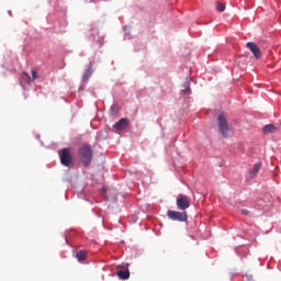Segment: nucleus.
Wrapping results in <instances>:
<instances>
[{
  "instance_id": "4468645a",
  "label": "nucleus",
  "mask_w": 281,
  "mask_h": 281,
  "mask_svg": "<svg viewBox=\"0 0 281 281\" xmlns=\"http://www.w3.org/2000/svg\"><path fill=\"white\" fill-rule=\"evenodd\" d=\"M183 88H186V89H183V93L189 94L190 93V83H189V81H186V83H183Z\"/></svg>"
},
{
  "instance_id": "9d476101",
  "label": "nucleus",
  "mask_w": 281,
  "mask_h": 281,
  "mask_svg": "<svg viewBox=\"0 0 281 281\" xmlns=\"http://www.w3.org/2000/svg\"><path fill=\"white\" fill-rule=\"evenodd\" d=\"M116 276L122 279V280H127L128 278H131V273L128 272V270L125 271H116Z\"/></svg>"
},
{
  "instance_id": "dca6fc26",
  "label": "nucleus",
  "mask_w": 281,
  "mask_h": 281,
  "mask_svg": "<svg viewBox=\"0 0 281 281\" xmlns=\"http://www.w3.org/2000/svg\"><path fill=\"white\" fill-rule=\"evenodd\" d=\"M22 77H25L27 82L31 81V77L27 72H22Z\"/></svg>"
},
{
  "instance_id": "20e7f679",
  "label": "nucleus",
  "mask_w": 281,
  "mask_h": 281,
  "mask_svg": "<svg viewBox=\"0 0 281 281\" xmlns=\"http://www.w3.org/2000/svg\"><path fill=\"white\" fill-rule=\"evenodd\" d=\"M190 207V198L186 194H178L177 196V209L178 211H186Z\"/></svg>"
},
{
  "instance_id": "9b49d317",
  "label": "nucleus",
  "mask_w": 281,
  "mask_h": 281,
  "mask_svg": "<svg viewBox=\"0 0 281 281\" xmlns=\"http://www.w3.org/2000/svg\"><path fill=\"white\" fill-rule=\"evenodd\" d=\"M87 252L85 250H79L76 252V259L79 262H82L86 260Z\"/></svg>"
},
{
  "instance_id": "6e6552de",
  "label": "nucleus",
  "mask_w": 281,
  "mask_h": 281,
  "mask_svg": "<svg viewBox=\"0 0 281 281\" xmlns=\"http://www.w3.org/2000/svg\"><path fill=\"white\" fill-rule=\"evenodd\" d=\"M263 134H273L276 132V126L273 124H268L262 127Z\"/></svg>"
},
{
  "instance_id": "f3484780",
  "label": "nucleus",
  "mask_w": 281,
  "mask_h": 281,
  "mask_svg": "<svg viewBox=\"0 0 281 281\" xmlns=\"http://www.w3.org/2000/svg\"><path fill=\"white\" fill-rule=\"evenodd\" d=\"M241 214L248 215V214H249V211H247V210H241Z\"/></svg>"
},
{
  "instance_id": "2eb2a0df",
  "label": "nucleus",
  "mask_w": 281,
  "mask_h": 281,
  "mask_svg": "<svg viewBox=\"0 0 281 281\" xmlns=\"http://www.w3.org/2000/svg\"><path fill=\"white\" fill-rule=\"evenodd\" d=\"M31 76H32V79H33V80L38 79V74H37L36 70H34V69H31Z\"/></svg>"
},
{
  "instance_id": "f8f14e48",
  "label": "nucleus",
  "mask_w": 281,
  "mask_h": 281,
  "mask_svg": "<svg viewBox=\"0 0 281 281\" xmlns=\"http://www.w3.org/2000/svg\"><path fill=\"white\" fill-rule=\"evenodd\" d=\"M261 166V162H257L256 165H254L252 170H250V175H252V177H256L257 173H259Z\"/></svg>"
},
{
  "instance_id": "7ed1b4c3",
  "label": "nucleus",
  "mask_w": 281,
  "mask_h": 281,
  "mask_svg": "<svg viewBox=\"0 0 281 281\" xmlns=\"http://www.w3.org/2000/svg\"><path fill=\"white\" fill-rule=\"evenodd\" d=\"M167 216L171 221L178 222V223H187V220H188L187 212L168 211Z\"/></svg>"
},
{
  "instance_id": "ddd939ff",
  "label": "nucleus",
  "mask_w": 281,
  "mask_h": 281,
  "mask_svg": "<svg viewBox=\"0 0 281 281\" xmlns=\"http://www.w3.org/2000/svg\"><path fill=\"white\" fill-rule=\"evenodd\" d=\"M217 12H225V4L222 2H216Z\"/></svg>"
},
{
  "instance_id": "f03ea898",
  "label": "nucleus",
  "mask_w": 281,
  "mask_h": 281,
  "mask_svg": "<svg viewBox=\"0 0 281 281\" xmlns=\"http://www.w3.org/2000/svg\"><path fill=\"white\" fill-rule=\"evenodd\" d=\"M217 126L220 127V132L223 137L229 136L228 121L226 120L225 115L220 114V116H217Z\"/></svg>"
},
{
  "instance_id": "423d86ee",
  "label": "nucleus",
  "mask_w": 281,
  "mask_h": 281,
  "mask_svg": "<svg viewBox=\"0 0 281 281\" xmlns=\"http://www.w3.org/2000/svg\"><path fill=\"white\" fill-rule=\"evenodd\" d=\"M246 46L248 49H250V52H252L254 57H256V59H259L261 57L260 49L255 42H248Z\"/></svg>"
},
{
  "instance_id": "39448f33",
  "label": "nucleus",
  "mask_w": 281,
  "mask_h": 281,
  "mask_svg": "<svg viewBox=\"0 0 281 281\" xmlns=\"http://www.w3.org/2000/svg\"><path fill=\"white\" fill-rule=\"evenodd\" d=\"M60 162L61 166L69 167L72 162V155L70 154L69 148L65 147L60 151Z\"/></svg>"
},
{
  "instance_id": "f257e3e1",
  "label": "nucleus",
  "mask_w": 281,
  "mask_h": 281,
  "mask_svg": "<svg viewBox=\"0 0 281 281\" xmlns=\"http://www.w3.org/2000/svg\"><path fill=\"white\" fill-rule=\"evenodd\" d=\"M79 158H80V161H82V164L85 165V167H88L89 164H91V160L93 159V150L89 145H85L80 147Z\"/></svg>"
},
{
  "instance_id": "a211bd4d",
  "label": "nucleus",
  "mask_w": 281,
  "mask_h": 281,
  "mask_svg": "<svg viewBox=\"0 0 281 281\" xmlns=\"http://www.w3.org/2000/svg\"><path fill=\"white\" fill-rule=\"evenodd\" d=\"M102 191L104 192V188L102 189Z\"/></svg>"
},
{
  "instance_id": "0eeeda50",
  "label": "nucleus",
  "mask_w": 281,
  "mask_h": 281,
  "mask_svg": "<svg viewBox=\"0 0 281 281\" xmlns=\"http://www.w3.org/2000/svg\"><path fill=\"white\" fill-rule=\"evenodd\" d=\"M127 125H128L127 119H120V121L113 125V128H115L119 132H122V131H125V128H127Z\"/></svg>"
},
{
  "instance_id": "1a4fd4ad",
  "label": "nucleus",
  "mask_w": 281,
  "mask_h": 281,
  "mask_svg": "<svg viewBox=\"0 0 281 281\" xmlns=\"http://www.w3.org/2000/svg\"><path fill=\"white\" fill-rule=\"evenodd\" d=\"M93 75V70L91 69V66L86 69L85 75H82V81L88 82L89 78Z\"/></svg>"
}]
</instances>
